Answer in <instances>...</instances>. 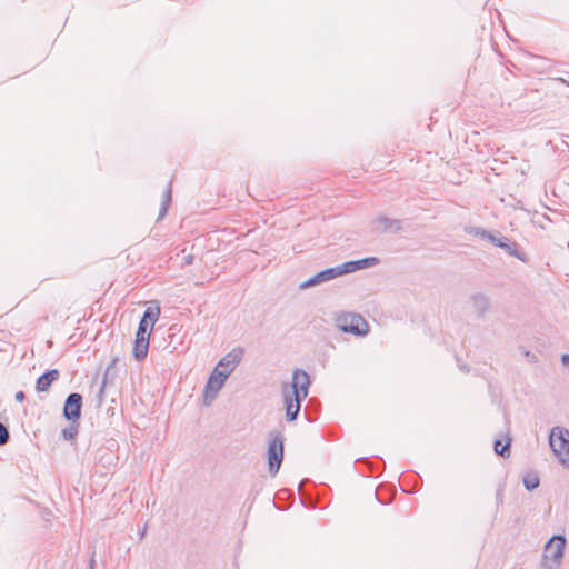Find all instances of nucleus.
Here are the masks:
<instances>
[{"label":"nucleus","instance_id":"obj_20","mask_svg":"<svg viewBox=\"0 0 569 569\" xmlns=\"http://www.w3.org/2000/svg\"><path fill=\"white\" fill-rule=\"evenodd\" d=\"M64 436H66V437H71V436H72V433H71V432H66V431H64Z\"/></svg>","mask_w":569,"mask_h":569},{"label":"nucleus","instance_id":"obj_8","mask_svg":"<svg viewBox=\"0 0 569 569\" xmlns=\"http://www.w3.org/2000/svg\"><path fill=\"white\" fill-rule=\"evenodd\" d=\"M82 398L79 393H71L64 403L63 413L67 419H78L80 417Z\"/></svg>","mask_w":569,"mask_h":569},{"label":"nucleus","instance_id":"obj_7","mask_svg":"<svg viewBox=\"0 0 569 569\" xmlns=\"http://www.w3.org/2000/svg\"><path fill=\"white\" fill-rule=\"evenodd\" d=\"M228 376L229 375L227 371H223L222 369L216 367L207 382V386L204 389V398L206 399L214 398L217 392L222 388Z\"/></svg>","mask_w":569,"mask_h":569},{"label":"nucleus","instance_id":"obj_12","mask_svg":"<svg viewBox=\"0 0 569 569\" xmlns=\"http://www.w3.org/2000/svg\"><path fill=\"white\" fill-rule=\"evenodd\" d=\"M510 439L507 438L506 440H496L495 442V451L502 456V457H509L510 456Z\"/></svg>","mask_w":569,"mask_h":569},{"label":"nucleus","instance_id":"obj_15","mask_svg":"<svg viewBox=\"0 0 569 569\" xmlns=\"http://www.w3.org/2000/svg\"><path fill=\"white\" fill-rule=\"evenodd\" d=\"M538 485H539V480L537 477H531V478L525 479V486L529 490L535 489L536 487H538Z\"/></svg>","mask_w":569,"mask_h":569},{"label":"nucleus","instance_id":"obj_5","mask_svg":"<svg viewBox=\"0 0 569 569\" xmlns=\"http://www.w3.org/2000/svg\"><path fill=\"white\" fill-rule=\"evenodd\" d=\"M268 468L271 476L278 473L283 459V441L279 435H274L268 442Z\"/></svg>","mask_w":569,"mask_h":569},{"label":"nucleus","instance_id":"obj_4","mask_svg":"<svg viewBox=\"0 0 569 569\" xmlns=\"http://www.w3.org/2000/svg\"><path fill=\"white\" fill-rule=\"evenodd\" d=\"M337 325L343 332L363 336L369 332V325L359 315L345 313L338 317Z\"/></svg>","mask_w":569,"mask_h":569},{"label":"nucleus","instance_id":"obj_14","mask_svg":"<svg viewBox=\"0 0 569 569\" xmlns=\"http://www.w3.org/2000/svg\"><path fill=\"white\" fill-rule=\"evenodd\" d=\"M322 282V279H321V276L320 273H317L315 274L312 278L308 279L307 281L302 282L300 284V288L301 289H305V288H308V287H311V286H315V284H318Z\"/></svg>","mask_w":569,"mask_h":569},{"label":"nucleus","instance_id":"obj_18","mask_svg":"<svg viewBox=\"0 0 569 569\" xmlns=\"http://www.w3.org/2000/svg\"><path fill=\"white\" fill-rule=\"evenodd\" d=\"M562 361H563L565 363H567V362L569 361V355H563V356H562Z\"/></svg>","mask_w":569,"mask_h":569},{"label":"nucleus","instance_id":"obj_6","mask_svg":"<svg viewBox=\"0 0 569 569\" xmlns=\"http://www.w3.org/2000/svg\"><path fill=\"white\" fill-rule=\"evenodd\" d=\"M566 539L563 536L552 537L545 548V560L559 563L565 555Z\"/></svg>","mask_w":569,"mask_h":569},{"label":"nucleus","instance_id":"obj_2","mask_svg":"<svg viewBox=\"0 0 569 569\" xmlns=\"http://www.w3.org/2000/svg\"><path fill=\"white\" fill-rule=\"evenodd\" d=\"M160 307L158 303L149 306L139 322L138 330L136 333V340L132 348V352L137 360H142L149 349L150 335L153 330L156 322L160 317Z\"/></svg>","mask_w":569,"mask_h":569},{"label":"nucleus","instance_id":"obj_10","mask_svg":"<svg viewBox=\"0 0 569 569\" xmlns=\"http://www.w3.org/2000/svg\"><path fill=\"white\" fill-rule=\"evenodd\" d=\"M242 351L241 350H232L228 355H226L217 365L218 368L227 371L228 375L232 372L236 366L240 362Z\"/></svg>","mask_w":569,"mask_h":569},{"label":"nucleus","instance_id":"obj_17","mask_svg":"<svg viewBox=\"0 0 569 569\" xmlns=\"http://www.w3.org/2000/svg\"><path fill=\"white\" fill-rule=\"evenodd\" d=\"M14 399L18 401V402H22L24 400V393L23 391H18L16 392L14 395Z\"/></svg>","mask_w":569,"mask_h":569},{"label":"nucleus","instance_id":"obj_3","mask_svg":"<svg viewBox=\"0 0 569 569\" xmlns=\"http://www.w3.org/2000/svg\"><path fill=\"white\" fill-rule=\"evenodd\" d=\"M549 443L562 465L569 466V431L561 427L551 430Z\"/></svg>","mask_w":569,"mask_h":569},{"label":"nucleus","instance_id":"obj_11","mask_svg":"<svg viewBox=\"0 0 569 569\" xmlns=\"http://www.w3.org/2000/svg\"><path fill=\"white\" fill-rule=\"evenodd\" d=\"M59 378V371L57 369H52L43 373L37 379L36 389L39 392L47 391L51 383Z\"/></svg>","mask_w":569,"mask_h":569},{"label":"nucleus","instance_id":"obj_1","mask_svg":"<svg viewBox=\"0 0 569 569\" xmlns=\"http://www.w3.org/2000/svg\"><path fill=\"white\" fill-rule=\"evenodd\" d=\"M309 385L310 379L308 373L303 370L297 369L292 373L291 385L283 387V401L287 419L289 421L296 419L300 410V402L308 396Z\"/></svg>","mask_w":569,"mask_h":569},{"label":"nucleus","instance_id":"obj_13","mask_svg":"<svg viewBox=\"0 0 569 569\" xmlns=\"http://www.w3.org/2000/svg\"><path fill=\"white\" fill-rule=\"evenodd\" d=\"M319 273L321 276L322 282L343 274L340 266L323 270Z\"/></svg>","mask_w":569,"mask_h":569},{"label":"nucleus","instance_id":"obj_19","mask_svg":"<svg viewBox=\"0 0 569 569\" xmlns=\"http://www.w3.org/2000/svg\"><path fill=\"white\" fill-rule=\"evenodd\" d=\"M93 563H94V560L91 559V563H90V568L89 569H93Z\"/></svg>","mask_w":569,"mask_h":569},{"label":"nucleus","instance_id":"obj_9","mask_svg":"<svg viewBox=\"0 0 569 569\" xmlns=\"http://www.w3.org/2000/svg\"><path fill=\"white\" fill-rule=\"evenodd\" d=\"M378 262V259L375 257H369L356 261H349L341 264V270L343 274L355 272L360 269L369 268L375 266Z\"/></svg>","mask_w":569,"mask_h":569},{"label":"nucleus","instance_id":"obj_16","mask_svg":"<svg viewBox=\"0 0 569 569\" xmlns=\"http://www.w3.org/2000/svg\"><path fill=\"white\" fill-rule=\"evenodd\" d=\"M8 437H9V433H8L7 428L4 427V425H2L0 422V445L6 443L8 440Z\"/></svg>","mask_w":569,"mask_h":569}]
</instances>
